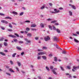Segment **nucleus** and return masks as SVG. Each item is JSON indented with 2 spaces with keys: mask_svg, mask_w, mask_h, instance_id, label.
I'll return each instance as SVG.
<instances>
[{
  "mask_svg": "<svg viewBox=\"0 0 79 79\" xmlns=\"http://www.w3.org/2000/svg\"><path fill=\"white\" fill-rule=\"evenodd\" d=\"M54 11L55 12L52 11L51 12V13H54V14H55L56 13H59V12H60V10H57L56 9H54Z\"/></svg>",
  "mask_w": 79,
  "mask_h": 79,
  "instance_id": "obj_1",
  "label": "nucleus"
},
{
  "mask_svg": "<svg viewBox=\"0 0 79 79\" xmlns=\"http://www.w3.org/2000/svg\"><path fill=\"white\" fill-rule=\"evenodd\" d=\"M44 39L45 41H47L48 40H50V38L49 36H47V37L44 38Z\"/></svg>",
  "mask_w": 79,
  "mask_h": 79,
  "instance_id": "obj_2",
  "label": "nucleus"
},
{
  "mask_svg": "<svg viewBox=\"0 0 79 79\" xmlns=\"http://www.w3.org/2000/svg\"><path fill=\"white\" fill-rule=\"evenodd\" d=\"M57 69H56V68H54V69L52 70V71L53 73L54 74H55L56 75H57V73H56V72H55V70H57Z\"/></svg>",
  "mask_w": 79,
  "mask_h": 79,
  "instance_id": "obj_3",
  "label": "nucleus"
},
{
  "mask_svg": "<svg viewBox=\"0 0 79 79\" xmlns=\"http://www.w3.org/2000/svg\"><path fill=\"white\" fill-rule=\"evenodd\" d=\"M46 52H40L38 53V55H44V54H46Z\"/></svg>",
  "mask_w": 79,
  "mask_h": 79,
  "instance_id": "obj_4",
  "label": "nucleus"
},
{
  "mask_svg": "<svg viewBox=\"0 0 79 79\" xmlns=\"http://www.w3.org/2000/svg\"><path fill=\"white\" fill-rule=\"evenodd\" d=\"M2 23H5V24H8V22L6 21V20H2L1 21Z\"/></svg>",
  "mask_w": 79,
  "mask_h": 79,
  "instance_id": "obj_5",
  "label": "nucleus"
},
{
  "mask_svg": "<svg viewBox=\"0 0 79 79\" xmlns=\"http://www.w3.org/2000/svg\"><path fill=\"white\" fill-rule=\"evenodd\" d=\"M24 40H25V41H26V42H27L28 43H31V40H28L27 38L25 39Z\"/></svg>",
  "mask_w": 79,
  "mask_h": 79,
  "instance_id": "obj_6",
  "label": "nucleus"
},
{
  "mask_svg": "<svg viewBox=\"0 0 79 79\" xmlns=\"http://www.w3.org/2000/svg\"><path fill=\"white\" fill-rule=\"evenodd\" d=\"M9 37H12V38H16V37L15 36V35H8Z\"/></svg>",
  "mask_w": 79,
  "mask_h": 79,
  "instance_id": "obj_7",
  "label": "nucleus"
},
{
  "mask_svg": "<svg viewBox=\"0 0 79 79\" xmlns=\"http://www.w3.org/2000/svg\"><path fill=\"white\" fill-rule=\"evenodd\" d=\"M16 48L17 49V50H19L20 51L22 50V49L21 48H20L19 47H18V46Z\"/></svg>",
  "mask_w": 79,
  "mask_h": 79,
  "instance_id": "obj_8",
  "label": "nucleus"
},
{
  "mask_svg": "<svg viewBox=\"0 0 79 79\" xmlns=\"http://www.w3.org/2000/svg\"><path fill=\"white\" fill-rule=\"evenodd\" d=\"M36 27V25L35 24H33L31 25V27Z\"/></svg>",
  "mask_w": 79,
  "mask_h": 79,
  "instance_id": "obj_9",
  "label": "nucleus"
},
{
  "mask_svg": "<svg viewBox=\"0 0 79 79\" xmlns=\"http://www.w3.org/2000/svg\"><path fill=\"white\" fill-rule=\"evenodd\" d=\"M66 76L69 75V78L72 77V76H71V74H69L68 73H67L66 74Z\"/></svg>",
  "mask_w": 79,
  "mask_h": 79,
  "instance_id": "obj_10",
  "label": "nucleus"
},
{
  "mask_svg": "<svg viewBox=\"0 0 79 79\" xmlns=\"http://www.w3.org/2000/svg\"><path fill=\"white\" fill-rule=\"evenodd\" d=\"M5 19H11L12 18L11 17H5Z\"/></svg>",
  "mask_w": 79,
  "mask_h": 79,
  "instance_id": "obj_11",
  "label": "nucleus"
},
{
  "mask_svg": "<svg viewBox=\"0 0 79 79\" xmlns=\"http://www.w3.org/2000/svg\"><path fill=\"white\" fill-rule=\"evenodd\" d=\"M12 13L13 15H18V13L15 11H14L12 12Z\"/></svg>",
  "mask_w": 79,
  "mask_h": 79,
  "instance_id": "obj_12",
  "label": "nucleus"
},
{
  "mask_svg": "<svg viewBox=\"0 0 79 79\" xmlns=\"http://www.w3.org/2000/svg\"><path fill=\"white\" fill-rule=\"evenodd\" d=\"M27 36L28 37H31L32 36V34L31 33H28L27 34Z\"/></svg>",
  "mask_w": 79,
  "mask_h": 79,
  "instance_id": "obj_13",
  "label": "nucleus"
},
{
  "mask_svg": "<svg viewBox=\"0 0 79 79\" xmlns=\"http://www.w3.org/2000/svg\"><path fill=\"white\" fill-rule=\"evenodd\" d=\"M9 70L10 71V72H11L12 73H15V71H13V70L11 68H10Z\"/></svg>",
  "mask_w": 79,
  "mask_h": 79,
  "instance_id": "obj_14",
  "label": "nucleus"
},
{
  "mask_svg": "<svg viewBox=\"0 0 79 79\" xmlns=\"http://www.w3.org/2000/svg\"><path fill=\"white\" fill-rule=\"evenodd\" d=\"M42 57L44 60H46L47 59V57L44 56H42Z\"/></svg>",
  "mask_w": 79,
  "mask_h": 79,
  "instance_id": "obj_15",
  "label": "nucleus"
},
{
  "mask_svg": "<svg viewBox=\"0 0 79 79\" xmlns=\"http://www.w3.org/2000/svg\"><path fill=\"white\" fill-rule=\"evenodd\" d=\"M54 61L56 62L58 61V59H57V57H54Z\"/></svg>",
  "mask_w": 79,
  "mask_h": 79,
  "instance_id": "obj_16",
  "label": "nucleus"
},
{
  "mask_svg": "<svg viewBox=\"0 0 79 79\" xmlns=\"http://www.w3.org/2000/svg\"><path fill=\"white\" fill-rule=\"evenodd\" d=\"M54 40H56V41H57L58 38H57L56 37H54Z\"/></svg>",
  "mask_w": 79,
  "mask_h": 79,
  "instance_id": "obj_17",
  "label": "nucleus"
},
{
  "mask_svg": "<svg viewBox=\"0 0 79 79\" xmlns=\"http://www.w3.org/2000/svg\"><path fill=\"white\" fill-rule=\"evenodd\" d=\"M9 26L10 28H13V26H12V25H11V23L9 24Z\"/></svg>",
  "mask_w": 79,
  "mask_h": 79,
  "instance_id": "obj_18",
  "label": "nucleus"
},
{
  "mask_svg": "<svg viewBox=\"0 0 79 79\" xmlns=\"http://www.w3.org/2000/svg\"><path fill=\"white\" fill-rule=\"evenodd\" d=\"M56 31L58 33H60V30L58 29H56Z\"/></svg>",
  "mask_w": 79,
  "mask_h": 79,
  "instance_id": "obj_19",
  "label": "nucleus"
},
{
  "mask_svg": "<svg viewBox=\"0 0 79 79\" xmlns=\"http://www.w3.org/2000/svg\"><path fill=\"white\" fill-rule=\"evenodd\" d=\"M40 26H41V27H44V24L42 23H41L40 24Z\"/></svg>",
  "mask_w": 79,
  "mask_h": 79,
  "instance_id": "obj_20",
  "label": "nucleus"
},
{
  "mask_svg": "<svg viewBox=\"0 0 79 79\" xmlns=\"http://www.w3.org/2000/svg\"><path fill=\"white\" fill-rule=\"evenodd\" d=\"M31 30L32 31H37V29L35 28H31Z\"/></svg>",
  "mask_w": 79,
  "mask_h": 79,
  "instance_id": "obj_21",
  "label": "nucleus"
},
{
  "mask_svg": "<svg viewBox=\"0 0 79 79\" xmlns=\"http://www.w3.org/2000/svg\"><path fill=\"white\" fill-rule=\"evenodd\" d=\"M74 40L75 42H77V43H78V42H79V41L76 39H74Z\"/></svg>",
  "mask_w": 79,
  "mask_h": 79,
  "instance_id": "obj_22",
  "label": "nucleus"
},
{
  "mask_svg": "<svg viewBox=\"0 0 79 79\" xmlns=\"http://www.w3.org/2000/svg\"><path fill=\"white\" fill-rule=\"evenodd\" d=\"M4 46H5V47H6V46H7V45H8V44L6 42H4Z\"/></svg>",
  "mask_w": 79,
  "mask_h": 79,
  "instance_id": "obj_23",
  "label": "nucleus"
},
{
  "mask_svg": "<svg viewBox=\"0 0 79 79\" xmlns=\"http://www.w3.org/2000/svg\"><path fill=\"white\" fill-rule=\"evenodd\" d=\"M0 54H1V55H3V56L5 55V53H3V52H0Z\"/></svg>",
  "mask_w": 79,
  "mask_h": 79,
  "instance_id": "obj_24",
  "label": "nucleus"
},
{
  "mask_svg": "<svg viewBox=\"0 0 79 79\" xmlns=\"http://www.w3.org/2000/svg\"><path fill=\"white\" fill-rule=\"evenodd\" d=\"M14 41L15 42H18V40L16 39H14Z\"/></svg>",
  "mask_w": 79,
  "mask_h": 79,
  "instance_id": "obj_25",
  "label": "nucleus"
},
{
  "mask_svg": "<svg viewBox=\"0 0 79 79\" xmlns=\"http://www.w3.org/2000/svg\"><path fill=\"white\" fill-rule=\"evenodd\" d=\"M15 35H16V36H17V37H19V35L17 33H15Z\"/></svg>",
  "mask_w": 79,
  "mask_h": 79,
  "instance_id": "obj_26",
  "label": "nucleus"
},
{
  "mask_svg": "<svg viewBox=\"0 0 79 79\" xmlns=\"http://www.w3.org/2000/svg\"><path fill=\"white\" fill-rule=\"evenodd\" d=\"M56 22H57V21L56 20H54L52 21L51 22V23H56Z\"/></svg>",
  "mask_w": 79,
  "mask_h": 79,
  "instance_id": "obj_27",
  "label": "nucleus"
},
{
  "mask_svg": "<svg viewBox=\"0 0 79 79\" xmlns=\"http://www.w3.org/2000/svg\"><path fill=\"white\" fill-rule=\"evenodd\" d=\"M72 8H73V9H74V10H76V7L75 6H72Z\"/></svg>",
  "mask_w": 79,
  "mask_h": 79,
  "instance_id": "obj_28",
  "label": "nucleus"
},
{
  "mask_svg": "<svg viewBox=\"0 0 79 79\" xmlns=\"http://www.w3.org/2000/svg\"><path fill=\"white\" fill-rule=\"evenodd\" d=\"M60 69H61L62 71H64V69H63V68L61 66H60Z\"/></svg>",
  "mask_w": 79,
  "mask_h": 79,
  "instance_id": "obj_29",
  "label": "nucleus"
},
{
  "mask_svg": "<svg viewBox=\"0 0 79 79\" xmlns=\"http://www.w3.org/2000/svg\"><path fill=\"white\" fill-rule=\"evenodd\" d=\"M46 69L47 70V71H50V69H49V68H48V67H46Z\"/></svg>",
  "mask_w": 79,
  "mask_h": 79,
  "instance_id": "obj_30",
  "label": "nucleus"
},
{
  "mask_svg": "<svg viewBox=\"0 0 79 79\" xmlns=\"http://www.w3.org/2000/svg\"><path fill=\"white\" fill-rule=\"evenodd\" d=\"M16 55V53H15L14 54H13L12 55V57L14 58V57H15V55Z\"/></svg>",
  "mask_w": 79,
  "mask_h": 79,
  "instance_id": "obj_31",
  "label": "nucleus"
},
{
  "mask_svg": "<svg viewBox=\"0 0 79 79\" xmlns=\"http://www.w3.org/2000/svg\"><path fill=\"white\" fill-rule=\"evenodd\" d=\"M49 29H50L51 30H52L53 29L52 28V27L50 25L49 26Z\"/></svg>",
  "mask_w": 79,
  "mask_h": 79,
  "instance_id": "obj_32",
  "label": "nucleus"
},
{
  "mask_svg": "<svg viewBox=\"0 0 79 79\" xmlns=\"http://www.w3.org/2000/svg\"><path fill=\"white\" fill-rule=\"evenodd\" d=\"M73 69H74V70H76L77 69V67L73 66Z\"/></svg>",
  "mask_w": 79,
  "mask_h": 79,
  "instance_id": "obj_33",
  "label": "nucleus"
},
{
  "mask_svg": "<svg viewBox=\"0 0 79 79\" xmlns=\"http://www.w3.org/2000/svg\"><path fill=\"white\" fill-rule=\"evenodd\" d=\"M41 59V57L40 56H38L37 57L38 60H40Z\"/></svg>",
  "mask_w": 79,
  "mask_h": 79,
  "instance_id": "obj_34",
  "label": "nucleus"
},
{
  "mask_svg": "<svg viewBox=\"0 0 79 79\" xmlns=\"http://www.w3.org/2000/svg\"><path fill=\"white\" fill-rule=\"evenodd\" d=\"M56 48H57V49H59V48H60V47L58 46V45H56Z\"/></svg>",
  "mask_w": 79,
  "mask_h": 79,
  "instance_id": "obj_35",
  "label": "nucleus"
},
{
  "mask_svg": "<svg viewBox=\"0 0 79 79\" xmlns=\"http://www.w3.org/2000/svg\"><path fill=\"white\" fill-rule=\"evenodd\" d=\"M26 30L27 31H30V29H29V28L27 27V28Z\"/></svg>",
  "mask_w": 79,
  "mask_h": 79,
  "instance_id": "obj_36",
  "label": "nucleus"
},
{
  "mask_svg": "<svg viewBox=\"0 0 79 79\" xmlns=\"http://www.w3.org/2000/svg\"><path fill=\"white\" fill-rule=\"evenodd\" d=\"M8 31H9L10 32H11L13 31V30L10 29H8Z\"/></svg>",
  "mask_w": 79,
  "mask_h": 79,
  "instance_id": "obj_37",
  "label": "nucleus"
},
{
  "mask_svg": "<svg viewBox=\"0 0 79 79\" xmlns=\"http://www.w3.org/2000/svg\"><path fill=\"white\" fill-rule=\"evenodd\" d=\"M4 39V38H1V39H0V42H1V41H3Z\"/></svg>",
  "mask_w": 79,
  "mask_h": 79,
  "instance_id": "obj_38",
  "label": "nucleus"
},
{
  "mask_svg": "<svg viewBox=\"0 0 79 79\" xmlns=\"http://www.w3.org/2000/svg\"><path fill=\"white\" fill-rule=\"evenodd\" d=\"M6 74H7V75H8L9 76H11V74L10 73H8L7 72H6Z\"/></svg>",
  "mask_w": 79,
  "mask_h": 79,
  "instance_id": "obj_39",
  "label": "nucleus"
},
{
  "mask_svg": "<svg viewBox=\"0 0 79 79\" xmlns=\"http://www.w3.org/2000/svg\"><path fill=\"white\" fill-rule=\"evenodd\" d=\"M23 14H24V12H21L19 14V16H22V15H23Z\"/></svg>",
  "mask_w": 79,
  "mask_h": 79,
  "instance_id": "obj_40",
  "label": "nucleus"
},
{
  "mask_svg": "<svg viewBox=\"0 0 79 79\" xmlns=\"http://www.w3.org/2000/svg\"><path fill=\"white\" fill-rule=\"evenodd\" d=\"M69 13L70 15V16H72V15H73V13H72V12L71 11H69Z\"/></svg>",
  "mask_w": 79,
  "mask_h": 79,
  "instance_id": "obj_41",
  "label": "nucleus"
},
{
  "mask_svg": "<svg viewBox=\"0 0 79 79\" xmlns=\"http://www.w3.org/2000/svg\"><path fill=\"white\" fill-rule=\"evenodd\" d=\"M44 8H45V6H43L42 7H41V10H42V9H44Z\"/></svg>",
  "mask_w": 79,
  "mask_h": 79,
  "instance_id": "obj_42",
  "label": "nucleus"
},
{
  "mask_svg": "<svg viewBox=\"0 0 79 79\" xmlns=\"http://www.w3.org/2000/svg\"><path fill=\"white\" fill-rule=\"evenodd\" d=\"M17 64H18L19 66H20V65H21V63L19 62H17Z\"/></svg>",
  "mask_w": 79,
  "mask_h": 79,
  "instance_id": "obj_43",
  "label": "nucleus"
},
{
  "mask_svg": "<svg viewBox=\"0 0 79 79\" xmlns=\"http://www.w3.org/2000/svg\"><path fill=\"white\" fill-rule=\"evenodd\" d=\"M10 64H13V62L12 60H10Z\"/></svg>",
  "mask_w": 79,
  "mask_h": 79,
  "instance_id": "obj_44",
  "label": "nucleus"
},
{
  "mask_svg": "<svg viewBox=\"0 0 79 79\" xmlns=\"http://www.w3.org/2000/svg\"><path fill=\"white\" fill-rule=\"evenodd\" d=\"M50 68L51 69H52L53 68V66H50Z\"/></svg>",
  "mask_w": 79,
  "mask_h": 79,
  "instance_id": "obj_45",
  "label": "nucleus"
},
{
  "mask_svg": "<svg viewBox=\"0 0 79 79\" xmlns=\"http://www.w3.org/2000/svg\"><path fill=\"white\" fill-rule=\"evenodd\" d=\"M0 15H1V16H4V15H5V14L2 13H0Z\"/></svg>",
  "mask_w": 79,
  "mask_h": 79,
  "instance_id": "obj_46",
  "label": "nucleus"
},
{
  "mask_svg": "<svg viewBox=\"0 0 79 79\" xmlns=\"http://www.w3.org/2000/svg\"><path fill=\"white\" fill-rule=\"evenodd\" d=\"M19 44H23V41H20L19 42Z\"/></svg>",
  "mask_w": 79,
  "mask_h": 79,
  "instance_id": "obj_47",
  "label": "nucleus"
},
{
  "mask_svg": "<svg viewBox=\"0 0 79 79\" xmlns=\"http://www.w3.org/2000/svg\"><path fill=\"white\" fill-rule=\"evenodd\" d=\"M63 54H66V52L64 51H63L62 52Z\"/></svg>",
  "mask_w": 79,
  "mask_h": 79,
  "instance_id": "obj_48",
  "label": "nucleus"
},
{
  "mask_svg": "<svg viewBox=\"0 0 79 79\" xmlns=\"http://www.w3.org/2000/svg\"><path fill=\"white\" fill-rule=\"evenodd\" d=\"M1 28L2 29V30H5V28L4 27H1Z\"/></svg>",
  "mask_w": 79,
  "mask_h": 79,
  "instance_id": "obj_49",
  "label": "nucleus"
},
{
  "mask_svg": "<svg viewBox=\"0 0 79 79\" xmlns=\"http://www.w3.org/2000/svg\"><path fill=\"white\" fill-rule=\"evenodd\" d=\"M67 68L68 69H70V67L69 66H67Z\"/></svg>",
  "mask_w": 79,
  "mask_h": 79,
  "instance_id": "obj_50",
  "label": "nucleus"
},
{
  "mask_svg": "<svg viewBox=\"0 0 79 79\" xmlns=\"http://www.w3.org/2000/svg\"><path fill=\"white\" fill-rule=\"evenodd\" d=\"M12 24H13L14 25H16V23H14L13 22L12 23Z\"/></svg>",
  "mask_w": 79,
  "mask_h": 79,
  "instance_id": "obj_51",
  "label": "nucleus"
},
{
  "mask_svg": "<svg viewBox=\"0 0 79 79\" xmlns=\"http://www.w3.org/2000/svg\"><path fill=\"white\" fill-rule=\"evenodd\" d=\"M35 40H38L39 39V37H36L35 38Z\"/></svg>",
  "mask_w": 79,
  "mask_h": 79,
  "instance_id": "obj_52",
  "label": "nucleus"
},
{
  "mask_svg": "<svg viewBox=\"0 0 79 79\" xmlns=\"http://www.w3.org/2000/svg\"><path fill=\"white\" fill-rule=\"evenodd\" d=\"M53 30H56V27H53Z\"/></svg>",
  "mask_w": 79,
  "mask_h": 79,
  "instance_id": "obj_53",
  "label": "nucleus"
},
{
  "mask_svg": "<svg viewBox=\"0 0 79 79\" xmlns=\"http://www.w3.org/2000/svg\"><path fill=\"white\" fill-rule=\"evenodd\" d=\"M47 49V47H44L43 48V49Z\"/></svg>",
  "mask_w": 79,
  "mask_h": 79,
  "instance_id": "obj_54",
  "label": "nucleus"
},
{
  "mask_svg": "<svg viewBox=\"0 0 79 79\" xmlns=\"http://www.w3.org/2000/svg\"><path fill=\"white\" fill-rule=\"evenodd\" d=\"M24 52H22L21 53V55H24Z\"/></svg>",
  "mask_w": 79,
  "mask_h": 79,
  "instance_id": "obj_55",
  "label": "nucleus"
},
{
  "mask_svg": "<svg viewBox=\"0 0 79 79\" xmlns=\"http://www.w3.org/2000/svg\"><path fill=\"white\" fill-rule=\"evenodd\" d=\"M25 22L26 23H30V21L27 20L25 21Z\"/></svg>",
  "mask_w": 79,
  "mask_h": 79,
  "instance_id": "obj_56",
  "label": "nucleus"
},
{
  "mask_svg": "<svg viewBox=\"0 0 79 79\" xmlns=\"http://www.w3.org/2000/svg\"><path fill=\"white\" fill-rule=\"evenodd\" d=\"M52 54H49V56L50 57V56H52Z\"/></svg>",
  "mask_w": 79,
  "mask_h": 79,
  "instance_id": "obj_57",
  "label": "nucleus"
},
{
  "mask_svg": "<svg viewBox=\"0 0 79 79\" xmlns=\"http://www.w3.org/2000/svg\"><path fill=\"white\" fill-rule=\"evenodd\" d=\"M59 9L60 10H63V8H62V7H60L59 8Z\"/></svg>",
  "mask_w": 79,
  "mask_h": 79,
  "instance_id": "obj_58",
  "label": "nucleus"
},
{
  "mask_svg": "<svg viewBox=\"0 0 79 79\" xmlns=\"http://www.w3.org/2000/svg\"><path fill=\"white\" fill-rule=\"evenodd\" d=\"M16 69L18 71H19V68H18L17 67H16Z\"/></svg>",
  "mask_w": 79,
  "mask_h": 79,
  "instance_id": "obj_59",
  "label": "nucleus"
},
{
  "mask_svg": "<svg viewBox=\"0 0 79 79\" xmlns=\"http://www.w3.org/2000/svg\"><path fill=\"white\" fill-rule=\"evenodd\" d=\"M55 25H56L57 26L58 25H59V24L58 23H55Z\"/></svg>",
  "mask_w": 79,
  "mask_h": 79,
  "instance_id": "obj_60",
  "label": "nucleus"
},
{
  "mask_svg": "<svg viewBox=\"0 0 79 79\" xmlns=\"http://www.w3.org/2000/svg\"><path fill=\"white\" fill-rule=\"evenodd\" d=\"M48 21H51L52 20L50 19H47Z\"/></svg>",
  "mask_w": 79,
  "mask_h": 79,
  "instance_id": "obj_61",
  "label": "nucleus"
},
{
  "mask_svg": "<svg viewBox=\"0 0 79 79\" xmlns=\"http://www.w3.org/2000/svg\"><path fill=\"white\" fill-rule=\"evenodd\" d=\"M19 37L20 38H23V35L20 36Z\"/></svg>",
  "mask_w": 79,
  "mask_h": 79,
  "instance_id": "obj_62",
  "label": "nucleus"
},
{
  "mask_svg": "<svg viewBox=\"0 0 79 79\" xmlns=\"http://www.w3.org/2000/svg\"><path fill=\"white\" fill-rule=\"evenodd\" d=\"M49 5H50V6H52V3H49Z\"/></svg>",
  "mask_w": 79,
  "mask_h": 79,
  "instance_id": "obj_63",
  "label": "nucleus"
},
{
  "mask_svg": "<svg viewBox=\"0 0 79 79\" xmlns=\"http://www.w3.org/2000/svg\"><path fill=\"white\" fill-rule=\"evenodd\" d=\"M77 34H78V35H79V31L77 32Z\"/></svg>",
  "mask_w": 79,
  "mask_h": 79,
  "instance_id": "obj_64",
  "label": "nucleus"
}]
</instances>
